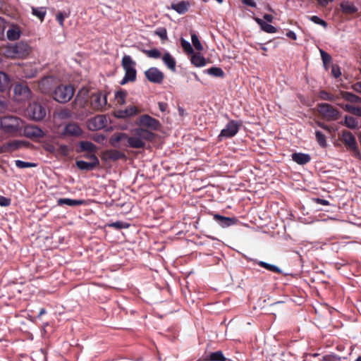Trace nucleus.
Masks as SVG:
<instances>
[{
    "mask_svg": "<svg viewBox=\"0 0 361 361\" xmlns=\"http://www.w3.org/2000/svg\"><path fill=\"white\" fill-rule=\"evenodd\" d=\"M30 47L24 42H20L5 48L4 55L8 58H24L30 54Z\"/></svg>",
    "mask_w": 361,
    "mask_h": 361,
    "instance_id": "3",
    "label": "nucleus"
},
{
    "mask_svg": "<svg viewBox=\"0 0 361 361\" xmlns=\"http://www.w3.org/2000/svg\"><path fill=\"white\" fill-rule=\"evenodd\" d=\"M69 16L68 13L66 12H59L56 16V19L59 22V25L61 26H63V21L66 18H68Z\"/></svg>",
    "mask_w": 361,
    "mask_h": 361,
    "instance_id": "47",
    "label": "nucleus"
},
{
    "mask_svg": "<svg viewBox=\"0 0 361 361\" xmlns=\"http://www.w3.org/2000/svg\"><path fill=\"white\" fill-rule=\"evenodd\" d=\"M191 40L194 47L197 51H200L203 50V46L195 33H191Z\"/></svg>",
    "mask_w": 361,
    "mask_h": 361,
    "instance_id": "40",
    "label": "nucleus"
},
{
    "mask_svg": "<svg viewBox=\"0 0 361 361\" xmlns=\"http://www.w3.org/2000/svg\"><path fill=\"white\" fill-rule=\"evenodd\" d=\"M307 18L310 20L312 22L314 23L315 24H318L326 28L328 25L327 23L319 18L317 16H307Z\"/></svg>",
    "mask_w": 361,
    "mask_h": 361,
    "instance_id": "43",
    "label": "nucleus"
},
{
    "mask_svg": "<svg viewBox=\"0 0 361 361\" xmlns=\"http://www.w3.org/2000/svg\"><path fill=\"white\" fill-rule=\"evenodd\" d=\"M28 115L35 121H41L46 116V109L37 102L30 104L27 109Z\"/></svg>",
    "mask_w": 361,
    "mask_h": 361,
    "instance_id": "9",
    "label": "nucleus"
},
{
    "mask_svg": "<svg viewBox=\"0 0 361 361\" xmlns=\"http://www.w3.org/2000/svg\"><path fill=\"white\" fill-rule=\"evenodd\" d=\"M53 78L51 77L44 78L39 82V88L42 93H49L51 90V84Z\"/></svg>",
    "mask_w": 361,
    "mask_h": 361,
    "instance_id": "26",
    "label": "nucleus"
},
{
    "mask_svg": "<svg viewBox=\"0 0 361 361\" xmlns=\"http://www.w3.org/2000/svg\"><path fill=\"white\" fill-rule=\"evenodd\" d=\"M315 137L317 142L322 147H326V136L319 130H317L315 132Z\"/></svg>",
    "mask_w": 361,
    "mask_h": 361,
    "instance_id": "38",
    "label": "nucleus"
},
{
    "mask_svg": "<svg viewBox=\"0 0 361 361\" xmlns=\"http://www.w3.org/2000/svg\"><path fill=\"white\" fill-rule=\"evenodd\" d=\"M341 124L350 129H355L358 126L357 121L354 117L350 116H345L344 121H341Z\"/></svg>",
    "mask_w": 361,
    "mask_h": 361,
    "instance_id": "31",
    "label": "nucleus"
},
{
    "mask_svg": "<svg viewBox=\"0 0 361 361\" xmlns=\"http://www.w3.org/2000/svg\"><path fill=\"white\" fill-rule=\"evenodd\" d=\"M89 101V91L87 89L80 90L77 94L75 103L80 108L86 106Z\"/></svg>",
    "mask_w": 361,
    "mask_h": 361,
    "instance_id": "18",
    "label": "nucleus"
},
{
    "mask_svg": "<svg viewBox=\"0 0 361 361\" xmlns=\"http://www.w3.org/2000/svg\"><path fill=\"white\" fill-rule=\"evenodd\" d=\"M155 35L159 36L161 40L167 39V31L165 27H159L154 31Z\"/></svg>",
    "mask_w": 361,
    "mask_h": 361,
    "instance_id": "46",
    "label": "nucleus"
},
{
    "mask_svg": "<svg viewBox=\"0 0 361 361\" xmlns=\"http://www.w3.org/2000/svg\"><path fill=\"white\" fill-rule=\"evenodd\" d=\"M341 140L343 142L345 146L347 147V149H348L353 153L354 157L359 159H361V154L358 149L355 137L351 132L348 130H343L341 133Z\"/></svg>",
    "mask_w": 361,
    "mask_h": 361,
    "instance_id": "7",
    "label": "nucleus"
},
{
    "mask_svg": "<svg viewBox=\"0 0 361 361\" xmlns=\"http://www.w3.org/2000/svg\"><path fill=\"white\" fill-rule=\"evenodd\" d=\"M142 52L145 54L148 57L152 59H159L161 56V53L157 49H152L150 50L143 49Z\"/></svg>",
    "mask_w": 361,
    "mask_h": 361,
    "instance_id": "39",
    "label": "nucleus"
},
{
    "mask_svg": "<svg viewBox=\"0 0 361 361\" xmlns=\"http://www.w3.org/2000/svg\"><path fill=\"white\" fill-rule=\"evenodd\" d=\"M24 135L31 139H39L45 136L44 132L37 126L28 125L24 128Z\"/></svg>",
    "mask_w": 361,
    "mask_h": 361,
    "instance_id": "15",
    "label": "nucleus"
},
{
    "mask_svg": "<svg viewBox=\"0 0 361 361\" xmlns=\"http://www.w3.org/2000/svg\"><path fill=\"white\" fill-rule=\"evenodd\" d=\"M140 128L134 129L132 136H128L125 133H116L112 135L109 139V143L114 147H119V143L126 141L128 146L135 149H143L145 147L146 141H152L155 138L153 130H158L161 128L160 122L147 115L144 114L140 116L138 120Z\"/></svg>",
    "mask_w": 361,
    "mask_h": 361,
    "instance_id": "1",
    "label": "nucleus"
},
{
    "mask_svg": "<svg viewBox=\"0 0 361 361\" xmlns=\"http://www.w3.org/2000/svg\"><path fill=\"white\" fill-rule=\"evenodd\" d=\"M205 360L209 361H226V358L224 357L223 353L221 350H218L209 354V357Z\"/></svg>",
    "mask_w": 361,
    "mask_h": 361,
    "instance_id": "34",
    "label": "nucleus"
},
{
    "mask_svg": "<svg viewBox=\"0 0 361 361\" xmlns=\"http://www.w3.org/2000/svg\"><path fill=\"white\" fill-rule=\"evenodd\" d=\"M23 145H25L24 142L13 140L4 145V147L5 148V151L9 152L18 149Z\"/></svg>",
    "mask_w": 361,
    "mask_h": 361,
    "instance_id": "33",
    "label": "nucleus"
},
{
    "mask_svg": "<svg viewBox=\"0 0 361 361\" xmlns=\"http://www.w3.org/2000/svg\"><path fill=\"white\" fill-rule=\"evenodd\" d=\"M14 93L19 100H27L32 97V92L27 85L19 83L14 86Z\"/></svg>",
    "mask_w": 361,
    "mask_h": 361,
    "instance_id": "16",
    "label": "nucleus"
},
{
    "mask_svg": "<svg viewBox=\"0 0 361 361\" xmlns=\"http://www.w3.org/2000/svg\"><path fill=\"white\" fill-rule=\"evenodd\" d=\"M286 36L293 40H295L297 39V35L296 34L293 32V31H288L287 33H286Z\"/></svg>",
    "mask_w": 361,
    "mask_h": 361,
    "instance_id": "64",
    "label": "nucleus"
},
{
    "mask_svg": "<svg viewBox=\"0 0 361 361\" xmlns=\"http://www.w3.org/2000/svg\"><path fill=\"white\" fill-rule=\"evenodd\" d=\"M90 162L79 160L76 161L75 165L78 169L82 171H92L99 165V161L95 154H92Z\"/></svg>",
    "mask_w": 361,
    "mask_h": 361,
    "instance_id": "14",
    "label": "nucleus"
},
{
    "mask_svg": "<svg viewBox=\"0 0 361 361\" xmlns=\"http://www.w3.org/2000/svg\"><path fill=\"white\" fill-rule=\"evenodd\" d=\"M204 72L214 77L224 78L225 75L224 71L219 67H212L205 70Z\"/></svg>",
    "mask_w": 361,
    "mask_h": 361,
    "instance_id": "35",
    "label": "nucleus"
},
{
    "mask_svg": "<svg viewBox=\"0 0 361 361\" xmlns=\"http://www.w3.org/2000/svg\"><path fill=\"white\" fill-rule=\"evenodd\" d=\"M240 124L236 121L232 120L229 121L225 128L221 130L218 136V139L221 140L222 138H231L234 137L238 132Z\"/></svg>",
    "mask_w": 361,
    "mask_h": 361,
    "instance_id": "10",
    "label": "nucleus"
},
{
    "mask_svg": "<svg viewBox=\"0 0 361 361\" xmlns=\"http://www.w3.org/2000/svg\"><path fill=\"white\" fill-rule=\"evenodd\" d=\"M71 111L68 109H63L59 113V118L62 119L68 118L71 117Z\"/></svg>",
    "mask_w": 361,
    "mask_h": 361,
    "instance_id": "53",
    "label": "nucleus"
},
{
    "mask_svg": "<svg viewBox=\"0 0 361 361\" xmlns=\"http://www.w3.org/2000/svg\"><path fill=\"white\" fill-rule=\"evenodd\" d=\"M258 265L274 273H281L280 269L274 264L260 261L258 262Z\"/></svg>",
    "mask_w": 361,
    "mask_h": 361,
    "instance_id": "36",
    "label": "nucleus"
},
{
    "mask_svg": "<svg viewBox=\"0 0 361 361\" xmlns=\"http://www.w3.org/2000/svg\"><path fill=\"white\" fill-rule=\"evenodd\" d=\"M83 131L77 123L71 122L65 125L61 135L65 137H80Z\"/></svg>",
    "mask_w": 361,
    "mask_h": 361,
    "instance_id": "12",
    "label": "nucleus"
},
{
    "mask_svg": "<svg viewBox=\"0 0 361 361\" xmlns=\"http://www.w3.org/2000/svg\"><path fill=\"white\" fill-rule=\"evenodd\" d=\"M107 94L102 92H97L90 97V107L93 111H102L107 104Z\"/></svg>",
    "mask_w": 361,
    "mask_h": 361,
    "instance_id": "8",
    "label": "nucleus"
},
{
    "mask_svg": "<svg viewBox=\"0 0 361 361\" xmlns=\"http://www.w3.org/2000/svg\"><path fill=\"white\" fill-rule=\"evenodd\" d=\"M319 97L322 100L329 101V102H334L336 99L337 98L334 94L325 91V90H321L319 92Z\"/></svg>",
    "mask_w": 361,
    "mask_h": 361,
    "instance_id": "37",
    "label": "nucleus"
},
{
    "mask_svg": "<svg viewBox=\"0 0 361 361\" xmlns=\"http://www.w3.org/2000/svg\"><path fill=\"white\" fill-rule=\"evenodd\" d=\"M107 120L104 115H97L90 119L87 123V127L90 130H97L106 126Z\"/></svg>",
    "mask_w": 361,
    "mask_h": 361,
    "instance_id": "13",
    "label": "nucleus"
},
{
    "mask_svg": "<svg viewBox=\"0 0 361 361\" xmlns=\"http://www.w3.org/2000/svg\"><path fill=\"white\" fill-rule=\"evenodd\" d=\"M292 160L300 165H305L311 160V157L308 154L295 152L291 155Z\"/></svg>",
    "mask_w": 361,
    "mask_h": 361,
    "instance_id": "20",
    "label": "nucleus"
},
{
    "mask_svg": "<svg viewBox=\"0 0 361 361\" xmlns=\"http://www.w3.org/2000/svg\"><path fill=\"white\" fill-rule=\"evenodd\" d=\"M16 166L19 169L30 168L36 166V164L31 162H26L21 160L15 161Z\"/></svg>",
    "mask_w": 361,
    "mask_h": 361,
    "instance_id": "45",
    "label": "nucleus"
},
{
    "mask_svg": "<svg viewBox=\"0 0 361 361\" xmlns=\"http://www.w3.org/2000/svg\"><path fill=\"white\" fill-rule=\"evenodd\" d=\"M146 78L152 83L161 84L164 79V74L156 67H151L145 71Z\"/></svg>",
    "mask_w": 361,
    "mask_h": 361,
    "instance_id": "11",
    "label": "nucleus"
},
{
    "mask_svg": "<svg viewBox=\"0 0 361 361\" xmlns=\"http://www.w3.org/2000/svg\"><path fill=\"white\" fill-rule=\"evenodd\" d=\"M180 44L185 53L188 54H193V49L189 42L185 40L183 38H181Z\"/></svg>",
    "mask_w": 361,
    "mask_h": 361,
    "instance_id": "41",
    "label": "nucleus"
},
{
    "mask_svg": "<svg viewBox=\"0 0 361 361\" xmlns=\"http://www.w3.org/2000/svg\"><path fill=\"white\" fill-rule=\"evenodd\" d=\"M317 111L322 118L327 121H337L341 116L340 111L328 103L318 104Z\"/></svg>",
    "mask_w": 361,
    "mask_h": 361,
    "instance_id": "6",
    "label": "nucleus"
},
{
    "mask_svg": "<svg viewBox=\"0 0 361 361\" xmlns=\"http://www.w3.org/2000/svg\"><path fill=\"white\" fill-rule=\"evenodd\" d=\"M12 86V82L6 73L0 71V92L8 91Z\"/></svg>",
    "mask_w": 361,
    "mask_h": 361,
    "instance_id": "19",
    "label": "nucleus"
},
{
    "mask_svg": "<svg viewBox=\"0 0 361 361\" xmlns=\"http://www.w3.org/2000/svg\"><path fill=\"white\" fill-rule=\"evenodd\" d=\"M316 123L319 127L322 128V129L326 130L329 133H331V129L329 126L325 124L324 123H322L321 121H317Z\"/></svg>",
    "mask_w": 361,
    "mask_h": 361,
    "instance_id": "58",
    "label": "nucleus"
},
{
    "mask_svg": "<svg viewBox=\"0 0 361 361\" xmlns=\"http://www.w3.org/2000/svg\"><path fill=\"white\" fill-rule=\"evenodd\" d=\"M70 149L67 145H61L58 149V152L63 156H68L69 154Z\"/></svg>",
    "mask_w": 361,
    "mask_h": 361,
    "instance_id": "49",
    "label": "nucleus"
},
{
    "mask_svg": "<svg viewBox=\"0 0 361 361\" xmlns=\"http://www.w3.org/2000/svg\"><path fill=\"white\" fill-rule=\"evenodd\" d=\"M350 114L357 116H361V107L353 106Z\"/></svg>",
    "mask_w": 361,
    "mask_h": 361,
    "instance_id": "56",
    "label": "nucleus"
},
{
    "mask_svg": "<svg viewBox=\"0 0 361 361\" xmlns=\"http://www.w3.org/2000/svg\"><path fill=\"white\" fill-rule=\"evenodd\" d=\"M341 95L343 99H344L345 100H346L349 102L361 104V98L351 92L341 91Z\"/></svg>",
    "mask_w": 361,
    "mask_h": 361,
    "instance_id": "28",
    "label": "nucleus"
},
{
    "mask_svg": "<svg viewBox=\"0 0 361 361\" xmlns=\"http://www.w3.org/2000/svg\"><path fill=\"white\" fill-rule=\"evenodd\" d=\"M11 199L0 195V206L7 207L11 204Z\"/></svg>",
    "mask_w": 361,
    "mask_h": 361,
    "instance_id": "52",
    "label": "nucleus"
},
{
    "mask_svg": "<svg viewBox=\"0 0 361 361\" xmlns=\"http://www.w3.org/2000/svg\"><path fill=\"white\" fill-rule=\"evenodd\" d=\"M32 14L40 19L41 21H42L46 15V11L43 8H32Z\"/></svg>",
    "mask_w": 361,
    "mask_h": 361,
    "instance_id": "44",
    "label": "nucleus"
},
{
    "mask_svg": "<svg viewBox=\"0 0 361 361\" xmlns=\"http://www.w3.org/2000/svg\"><path fill=\"white\" fill-rule=\"evenodd\" d=\"M343 110H345V111H348L349 113L351 112L352 109H353V107L354 106L351 105V104H338Z\"/></svg>",
    "mask_w": 361,
    "mask_h": 361,
    "instance_id": "62",
    "label": "nucleus"
},
{
    "mask_svg": "<svg viewBox=\"0 0 361 361\" xmlns=\"http://www.w3.org/2000/svg\"><path fill=\"white\" fill-rule=\"evenodd\" d=\"M116 98L118 99V102L120 103H123L126 97V92L125 91H118L116 93Z\"/></svg>",
    "mask_w": 361,
    "mask_h": 361,
    "instance_id": "50",
    "label": "nucleus"
},
{
    "mask_svg": "<svg viewBox=\"0 0 361 361\" xmlns=\"http://www.w3.org/2000/svg\"><path fill=\"white\" fill-rule=\"evenodd\" d=\"M20 34L21 32L19 27L12 26L8 30L6 36L9 40L14 41L19 39Z\"/></svg>",
    "mask_w": 361,
    "mask_h": 361,
    "instance_id": "29",
    "label": "nucleus"
},
{
    "mask_svg": "<svg viewBox=\"0 0 361 361\" xmlns=\"http://www.w3.org/2000/svg\"><path fill=\"white\" fill-rule=\"evenodd\" d=\"M214 220L222 227H228L234 224V219L221 216L220 214H214Z\"/></svg>",
    "mask_w": 361,
    "mask_h": 361,
    "instance_id": "24",
    "label": "nucleus"
},
{
    "mask_svg": "<svg viewBox=\"0 0 361 361\" xmlns=\"http://www.w3.org/2000/svg\"><path fill=\"white\" fill-rule=\"evenodd\" d=\"M74 92L75 90L72 85H60L54 90L52 97L59 103H66L72 99Z\"/></svg>",
    "mask_w": 361,
    "mask_h": 361,
    "instance_id": "5",
    "label": "nucleus"
},
{
    "mask_svg": "<svg viewBox=\"0 0 361 361\" xmlns=\"http://www.w3.org/2000/svg\"><path fill=\"white\" fill-rule=\"evenodd\" d=\"M243 4L246 6H249L252 8H255L257 6L256 3L254 1V0H241Z\"/></svg>",
    "mask_w": 361,
    "mask_h": 361,
    "instance_id": "59",
    "label": "nucleus"
},
{
    "mask_svg": "<svg viewBox=\"0 0 361 361\" xmlns=\"http://www.w3.org/2000/svg\"><path fill=\"white\" fill-rule=\"evenodd\" d=\"M320 54L324 66L331 63L332 59L331 56L328 53H326L324 50L320 49Z\"/></svg>",
    "mask_w": 361,
    "mask_h": 361,
    "instance_id": "48",
    "label": "nucleus"
},
{
    "mask_svg": "<svg viewBox=\"0 0 361 361\" xmlns=\"http://www.w3.org/2000/svg\"><path fill=\"white\" fill-rule=\"evenodd\" d=\"M125 153L117 149H107L104 152L103 158L106 160L117 161L118 159H126Z\"/></svg>",
    "mask_w": 361,
    "mask_h": 361,
    "instance_id": "17",
    "label": "nucleus"
},
{
    "mask_svg": "<svg viewBox=\"0 0 361 361\" xmlns=\"http://www.w3.org/2000/svg\"><path fill=\"white\" fill-rule=\"evenodd\" d=\"M85 202L83 200H72L70 198H59L57 200V205L63 206L64 204L70 207H76L84 204Z\"/></svg>",
    "mask_w": 361,
    "mask_h": 361,
    "instance_id": "21",
    "label": "nucleus"
},
{
    "mask_svg": "<svg viewBox=\"0 0 361 361\" xmlns=\"http://www.w3.org/2000/svg\"><path fill=\"white\" fill-rule=\"evenodd\" d=\"M316 1L320 6L325 8L329 3L333 2L334 0H316Z\"/></svg>",
    "mask_w": 361,
    "mask_h": 361,
    "instance_id": "57",
    "label": "nucleus"
},
{
    "mask_svg": "<svg viewBox=\"0 0 361 361\" xmlns=\"http://www.w3.org/2000/svg\"><path fill=\"white\" fill-rule=\"evenodd\" d=\"M255 21L260 26L261 29L267 32V33H275L277 31V29L274 27L273 25L268 24L267 23L264 22L262 19L255 17L254 18Z\"/></svg>",
    "mask_w": 361,
    "mask_h": 361,
    "instance_id": "25",
    "label": "nucleus"
},
{
    "mask_svg": "<svg viewBox=\"0 0 361 361\" xmlns=\"http://www.w3.org/2000/svg\"><path fill=\"white\" fill-rule=\"evenodd\" d=\"M341 9L344 14L352 15L357 11V8L349 1H343L340 4Z\"/></svg>",
    "mask_w": 361,
    "mask_h": 361,
    "instance_id": "23",
    "label": "nucleus"
},
{
    "mask_svg": "<svg viewBox=\"0 0 361 361\" xmlns=\"http://www.w3.org/2000/svg\"><path fill=\"white\" fill-rule=\"evenodd\" d=\"M158 106H159V110L162 112L165 111L168 107V104L164 102H159Z\"/></svg>",
    "mask_w": 361,
    "mask_h": 361,
    "instance_id": "63",
    "label": "nucleus"
},
{
    "mask_svg": "<svg viewBox=\"0 0 361 361\" xmlns=\"http://www.w3.org/2000/svg\"><path fill=\"white\" fill-rule=\"evenodd\" d=\"M189 6V3L182 1L177 4H172L171 7L179 14H184L188 11Z\"/></svg>",
    "mask_w": 361,
    "mask_h": 361,
    "instance_id": "27",
    "label": "nucleus"
},
{
    "mask_svg": "<svg viewBox=\"0 0 361 361\" xmlns=\"http://www.w3.org/2000/svg\"><path fill=\"white\" fill-rule=\"evenodd\" d=\"M191 63L197 66L202 67L206 65V59L200 53L194 54L191 57Z\"/></svg>",
    "mask_w": 361,
    "mask_h": 361,
    "instance_id": "32",
    "label": "nucleus"
},
{
    "mask_svg": "<svg viewBox=\"0 0 361 361\" xmlns=\"http://www.w3.org/2000/svg\"><path fill=\"white\" fill-rule=\"evenodd\" d=\"M126 115L128 116H132L136 115L138 113V110L135 106H131L128 108L125 111Z\"/></svg>",
    "mask_w": 361,
    "mask_h": 361,
    "instance_id": "51",
    "label": "nucleus"
},
{
    "mask_svg": "<svg viewBox=\"0 0 361 361\" xmlns=\"http://www.w3.org/2000/svg\"><path fill=\"white\" fill-rule=\"evenodd\" d=\"M109 227L114 228L116 229L127 228L130 226V224L127 222L118 221L109 224Z\"/></svg>",
    "mask_w": 361,
    "mask_h": 361,
    "instance_id": "42",
    "label": "nucleus"
},
{
    "mask_svg": "<svg viewBox=\"0 0 361 361\" xmlns=\"http://www.w3.org/2000/svg\"><path fill=\"white\" fill-rule=\"evenodd\" d=\"M354 91L361 94V82H357L352 85Z\"/></svg>",
    "mask_w": 361,
    "mask_h": 361,
    "instance_id": "60",
    "label": "nucleus"
},
{
    "mask_svg": "<svg viewBox=\"0 0 361 361\" xmlns=\"http://www.w3.org/2000/svg\"><path fill=\"white\" fill-rule=\"evenodd\" d=\"M23 126V121L16 116H7L0 119L1 129L9 135L16 136L20 134Z\"/></svg>",
    "mask_w": 361,
    "mask_h": 361,
    "instance_id": "2",
    "label": "nucleus"
},
{
    "mask_svg": "<svg viewBox=\"0 0 361 361\" xmlns=\"http://www.w3.org/2000/svg\"><path fill=\"white\" fill-rule=\"evenodd\" d=\"M314 201L315 202H317V204H320L325 205V206L330 204L329 201L324 200V199L319 198V197L314 199Z\"/></svg>",
    "mask_w": 361,
    "mask_h": 361,
    "instance_id": "61",
    "label": "nucleus"
},
{
    "mask_svg": "<svg viewBox=\"0 0 361 361\" xmlns=\"http://www.w3.org/2000/svg\"><path fill=\"white\" fill-rule=\"evenodd\" d=\"M122 66L125 71V75L121 81V85H125L129 82H134L136 80L137 72L135 70L136 63L128 55H125L122 59Z\"/></svg>",
    "mask_w": 361,
    "mask_h": 361,
    "instance_id": "4",
    "label": "nucleus"
},
{
    "mask_svg": "<svg viewBox=\"0 0 361 361\" xmlns=\"http://www.w3.org/2000/svg\"><path fill=\"white\" fill-rule=\"evenodd\" d=\"M331 73L336 78H338L341 75L340 68L335 66L332 67Z\"/></svg>",
    "mask_w": 361,
    "mask_h": 361,
    "instance_id": "54",
    "label": "nucleus"
},
{
    "mask_svg": "<svg viewBox=\"0 0 361 361\" xmlns=\"http://www.w3.org/2000/svg\"><path fill=\"white\" fill-rule=\"evenodd\" d=\"M5 30V21L4 20L0 17V39H1L4 36Z\"/></svg>",
    "mask_w": 361,
    "mask_h": 361,
    "instance_id": "55",
    "label": "nucleus"
},
{
    "mask_svg": "<svg viewBox=\"0 0 361 361\" xmlns=\"http://www.w3.org/2000/svg\"><path fill=\"white\" fill-rule=\"evenodd\" d=\"M162 61L169 70L176 71V61L170 53L166 52L162 56Z\"/></svg>",
    "mask_w": 361,
    "mask_h": 361,
    "instance_id": "22",
    "label": "nucleus"
},
{
    "mask_svg": "<svg viewBox=\"0 0 361 361\" xmlns=\"http://www.w3.org/2000/svg\"><path fill=\"white\" fill-rule=\"evenodd\" d=\"M80 151L87 152H95L97 147L90 141H81L79 142Z\"/></svg>",
    "mask_w": 361,
    "mask_h": 361,
    "instance_id": "30",
    "label": "nucleus"
}]
</instances>
